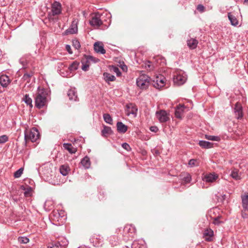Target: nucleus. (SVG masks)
Listing matches in <instances>:
<instances>
[{"label": "nucleus", "mask_w": 248, "mask_h": 248, "mask_svg": "<svg viewBox=\"0 0 248 248\" xmlns=\"http://www.w3.org/2000/svg\"><path fill=\"white\" fill-rule=\"evenodd\" d=\"M78 62L76 61L73 62L68 67L70 71H75L78 69Z\"/></svg>", "instance_id": "obj_33"}, {"label": "nucleus", "mask_w": 248, "mask_h": 248, "mask_svg": "<svg viewBox=\"0 0 248 248\" xmlns=\"http://www.w3.org/2000/svg\"><path fill=\"white\" fill-rule=\"evenodd\" d=\"M144 67L145 69L149 71L153 70L154 69V66L149 61L145 62Z\"/></svg>", "instance_id": "obj_38"}, {"label": "nucleus", "mask_w": 248, "mask_h": 248, "mask_svg": "<svg viewBox=\"0 0 248 248\" xmlns=\"http://www.w3.org/2000/svg\"><path fill=\"white\" fill-rule=\"evenodd\" d=\"M18 241L20 244H27L29 242V239L25 236H20L18 238Z\"/></svg>", "instance_id": "obj_36"}, {"label": "nucleus", "mask_w": 248, "mask_h": 248, "mask_svg": "<svg viewBox=\"0 0 248 248\" xmlns=\"http://www.w3.org/2000/svg\"><path fill=\"white\" fill-rule=\"evenodd\" d=\"M204 7L202 5L199 4L197 6V10L201 12H203L204 11Z\"/></svg>", "instance_id": "obj_51"}, {"label": "nucleus", "mask_w": 248, "mask_h": 248, "mask_svg": "<svg viewBox=\"0 0 248 248\" xmlns=\"http://www.w3.org/2000/svg\"><path fill=\"white\" fill-rule=\"evenodd\" d=\"M110 13L96 12L92 15L89 23L91 26L95 29H98L101 25H104L105 28H107L110 24Z\"/></svg>", "instance_id": "obj_1"}, {"label": "nucleus", "mask_w": 248, "mask_h": 248, "mask_svg": "<svg viewBox=\"0 0 248 248\" xmlns=\"http://www.w3.org/2000/svg\"><path fill=\"white\" fill-rule=\"evenodd\" d=\"M31 187L28 186L27 189L24 192V195L26 197H29L31 196Z\"/></svg>", "instance_id": "obj_48"}, {"label": "nucleus", "mask_w": 248, "mask_h": 248, "mask_svg": "<svg viewBox=\"0 0 248 248\" xmlns=\"http://www.w3.org/2000/svg\"><path fill=\"white\" fill-rule=\"evenodd\" d=\"M62 12V5L56 1L51 4V11L48 15V18L51 19L53 16L60 15Z\"/></svg>", "instance_id": "obj_6"}, {"label": "nucleus", "mask_w": 248, "mask_h": 248, "mask_svg": "<svg viewBox=\"0 0 248 248\" xmlns=\"http://www.w3.org/2000/svg\"><path fill=\"white\" fill-rule=\"evenodd\" d=\"M122 147L127 151H130L131 150L129 145L126 142L123 143L122 144Z\"/></svg>", "instance_id": "obj_46"}, {"label": "nucleus", "mask_w": 248, "mask_h": 248, "mask_svg": "<svg viewBox=\"0 0 248 248\" xmlns=\"http://www.w3.org/2000/svg\"><path fill=\"white\" fill-rule=\"evenodd\" d=\"M81 63L82 64V70L84 71H87L90 66V63H87L85 60H82Z\"/></svg>", "instance_id": "obj_37"}, {"label": "nucleus", "mask_w": 248, "mask_h": 248, "mask_svg": "<svg viewBox=\"0 0 248 248\" xmlns=\"http://www.w3.org/2000/svg\"><path fill=\"white\" fill-rule=\"evenodd\" d=\"M103 118L106 123L110 124H112V119L109 114H104L103 115Z\"/></svg>", "instance_id": "obj_32"}, {"label": "nucleus", "mask_w": 248, "mask_h": 248, "mask_svg": "<svg viewBox=\"0 0 248 248\" xmlns=\"http://www.w3.org/2000/svg\"><path fill=\"white\" fill-rule=\"evenodd\" d=\"M10 83V80L8 76L5 75L0 76V84L3 87H6Z\"/></svg>", "instance_id": "obj_15"}, {"label": "nucleus", "mask_w": 248, "mask_h": 248, "mask_svg": "<svg viewBox=\"0 0 248 248\" xmlns=\"http://www.w3.org/2000/svg\"><path fill=\"white\" fill-rule=\"evenodd\" d=\"M64 66V65L62 62L58 63V68H62Z\"/></svg>", "instance_id": "obj_54"}, {"label": "nucleus", "mask_w": 248, "mask_h": 248, "mask_svg": "<svg viewBox=\"0 0 248 248\" xmlns=\"http://www.w3.org/2000/svg\"><path fill=\"white\" fill-rule=\"evenodd\" d=\"M166 82V78L163 75H159L151 81V83L155 88L159 89L165 86Z\"/></svg>", "instance_id": "obj_5"}, {"label": "nucleus", "mask_w": 248, "mask_h": 248, "mask_svg": "<svg viewBox=\"0 0 248 248\" xmlns=\"http://www.w3.org/2000/svg\"><path fill=\"white\" fill-rule=\"evenodd\" d=\"M136 229L131 224L125 225L124 228V233L129 236L133 237L136 233Z\"/></svg>", "instance_id": "obj_11"}, {"label": "nucleus", "mask_w": 248, "mask_h": 248, "mask_svg": "<svg viewBox=\"0 0 248 248\" xmlns=\"http://www.w3.org/2000/svg\"><path fill=\"white\" fill-rule=\"evenodd\" d=\"M186 80V74L182 71L177 72L173 77V82L177 85H183Z\"/></svg>", "instance_id": "obj_7"}, {"label": "nucleus", "mask_w": 248, "mask_h": 248, "mask_svg": "<svg viewBox=\"0 0 248 248\" xmlns=\"http://www.w3.org/2000/svg\"><path fill=\"white\" fill-rule=\"evenodd\" d=\"M47 95V93L46 89L38 88V92L35 98V105L37 108H41L46 105Z\"/></svg>", "instance_id": "obj_2"}, {"label": "nucleus", "mask_w": 248, "mask_h": 248, "mask_svg": "<svg viewBox=\"0 0 248 248\" xmlns=\"http://www.w3.org/2000/svg\"><path fill=\"white\" fill-rule=\"evenodd\" d=\"M242 217L244 218H246L248 217V209L246 210L245 209H243L242 210Z\"/></svg>", "instance_id": "obj_45"}, {"label": "nucleus", "mask_w": 248, "mask_h": 248, "mask_svg": "<svg viewBox=\"0 0 248 248\" xmlns=\"http://www.w3.org/2000/svg\"><path fill=\"white\" fill-rule=\"evenodd\" d=\"M182 180L186 184L189 183L191 180L190 174L189 173L185 174L182 178Z\"/></svg>", "instance_id": "obj_35"}, {"label": "nucleus", "mask_w": 248, "mask_h": 248, "mask_svg": "<svg viewBox=\"0 0 248 248\" xmlns=\"http://www.w3.org/2000/svg\"><path fill=\"white\" fill-rule=\"evenodd\" d=\"M80 163L85 169H89L91 166L90 159L88 156H85L82 158L80 161Z\"/></svg>", "instance_id": "obj_17"}, {"label": "nucleus", "mask_w": 248, "mask_h": 248, "mask_svg": "<svg viewBox=\"0 0 248 248\" xmlns=\"http://www.w3.org/2000/svg\"><path fill=\"white\" fill-rule=\"evenodd\" d=\"M62 246L59 242L56 243L55 244H52V246L50 247V248H61Z\"/></svg>", "instance_id": "obj_49"}, {"label": "nucleus", "mask_w": 248, "mask_h": 248, "mask_svg": "<svg viewBox=\"0 0 248 248\" xmlns=\"http://www.w3.org/2000/svg\"><path fill=\"white\" fill-rule=\"evenodd\" d=\"M73 46L76 49H79L80 47V44L79 42L77 40H74L73 41Z\"/></svg>", "instance_id": "obj_43"}, {"label": "nucleus", "mask_w": 248, "mask_h": 248, "mask_svg": "<svg viewBox=\"0 0 248 248\" xmlns=\"http://www.w3.org/2000/svg\"><path fill=\"white\" fill-rule=\"evenodd\" d=\"M205 239L207 241H210V239H209V238H206Z\"/></svg>", "instance_id": "obj_57"}, {"label": "nucleus", "mask_w": 248, "mask_h": 248, "mask_svg": "<svg viewBox=\"0 0 248 248\" xmlns=\"http://www.w3.org/2000/svg\"><path fill=\"white\" fill-rule=\"evenodd\" d=\"M103 76L105 80L107 82H109V81H113L116 79V78L114 77V76L107 72H105L103 74Z\"/></svg>", "instance_id": "obj_24"}, {"label": "nucleus", "mask_w": 248, "mask_h": 248, "mask_svg": "<svg viewBox=\"0 0 248 248\" xmlns=\"http://www.w3.org/2000/svg\"><path fill=\"white\" fill-rule=\"evenodd\" d=\"M243 208L248 209V194L242 197Z\"/></svg>", "instance_id": "obj_29"}, {"label": "nucleus", "mask_w": 248, "mask_h": 248, "mask_svg": "<svg viewBox=\"0 0 248 248\" xmlns=\"http://www.w3.org/2000/svg\"><path fill=\"white\" fill-rule=\"evenodd\" d=\"M151 82V78L148 76L142 74L137 79L136 83L141 89H146L148 87Z\"/></svg>", "instance_id": "obj_4"}, {"label": "nucleus", "mask_w": 248, "mask_h": 248, "mask_svg": "<svg viewBox=\"0 0 248 248\" xmlns=\"http://www.w3.org/2000/svg\"><path fill=\"white\" fill-rule=\"evenodd\" d=\"M87 63H90L91 62H93V63H96L99 61V60L97 58H95L92 56H86L85 59Z\"/></svg>", "instance_id": "obj_30"}, {"label": "nucleus", "mask_w": 248, "mask_h": 248, "mask_svg": "<svg viewBox=\"0 0 248 248\" xmlns=\"http://www.w3.org/2000/svg\"><path fill=\"white\" fill-rule=\"evenodd\" d=\"M225 196H226V195H224V196H223V198H224Z\"/></svg>", "instance_id": "obj_58"}, {"label": "nucleus", "mask_w": 248, "mask_h": 248, "mask_svg": "<svg viewBox=\"0 0 248 248\" xmlns=\"http://www.w3.org/2000/svg\"><path fill=\"white\" fill-rule=\"evenodd\" d=\"M199 145L203 148L208 149L213 147V143L205 140H200L199 142Z\"/></svg>", "instance_id": "obj_20"}, {"label": "nucleus", "mask_w": 248, "mask_h": 248, "mask_svg": "<svg viewBox=\"0 0 248 248\" xmlns=\"http://www.w3.org/2000/svg\"><path fill=\"white\" fill-rule=\"evenodd\" d=\"M142 240H135L131 245L132 248H146Z\"/></svg>", "instance_id": "obj_22"}, {"label": "nucleus", "mask_w": 248, "mask_h": 248, "mask_svg": "<svg viewBox=\"0 0 248 248\" xmlns=\"http://www.w3.org/2000/svg\"><path fill=\"white\" fill-rule=\"evenodd\" d=\"M121 68L122 69V70L124 71H126L127 70V67L126 66V65L125 64H123V65L121 66Z\"/></svg>", "instance_id": "obj_53"}, {"label": "nucleus", "mask_w": 248, "mask_h": 248, "mask_svg": "<svg viewBox=\"0 0 248 248\" xmlns=\"http://www.w3.org/2000/svg\"><path fill=\"white\" fill-rule=\"evenodd\" d=\"M110 70L111 71L115 73L117 76L119 77L121 76V73L119 69L117 67H116L115 66H112L110 68Z\"/></svg>", "instance_id": "obj_39"}, {"label": "nucleus", "mask_w": 248, "mask_h": 248, "mask_svg": "<svg viewBox=\"0 0 248 248\" xmlns=\"http://www.w3.org/2000/svg\"><path fill=\"white\" fill-rule=\"evenodd\" d=\"M185 107L183 105L179 104L177 106L175 110V117L178 119H181L184 112Z\"/></svg>", "instance_id": "obj_14"}, {"label": "nucleus", "mask_w": 248, "mask_h": 248, "mask_svg": "<svg viewBox=\"0 0 248 248\" xmlns=\"http://www.w3.org/2000/svg\"><path fill=\"white\" fill-rule=\"evenodd\" d=\"M94 49L97 53L104 54L106 50L104 48L103 45L100 42H95L94 44Z\"/></svg>", "instance_id": "obj_16"}, {"label": "nucleus", "mask_w": 248, "mask_h": 248, "mask_svg": "<svg viewBox=\"0 0 248 248\" xmlns=\"http://www.w3.org/2000/svg\"><path fill=\"white\" fill-rule=\"evenodd\" d=\"M231 175L235 180H239L241 178L240 175L238 173V171L235 169L232 170Z\"/></svg>", "instance_id": "obj_31"}, {"label": "nucleus", "mask_w": 248, "mask_h": 248, "mask_svg": "<svg viewBox=\"0 0 248 248\" xmlns=\"http://www.w3.org/2000/svg\"><path fill=\"white\" fill-rule=\"evenodd\" d=\"M8 140V137L5 135H2L0 136V144L4 143L7 141Z\"/></svg>", "instance_id": "obj_42"}, {"label": "nucleus", "mask_w": 248, "mask_h": 248, "mask_svg": "<svg viewBox=\"0 0 248 248\" xmlns=\"http://www.w3.org/2000/svg\"><path fill=\"white\" fill-rule=\"evenodd\" d=\"M40 137V134L38 129L33 127L30 129H26L25 131V139L27 140H31V142H35Z\"/></svg>", "instance_id": "obj_3"}, {"label": "nucleus", "mask_w": 248, "mask_h": 248, "mask_svg": "<svg viewBox=\"0 0 248 248\" xmlns=\"http://www.w3.org/2000/svg\"><path fill=\"white\" fill-rule=\"evenodd\" d=\"M63 148L67 150L70 154H75L77 150L76 148L73 147L71 144L64 143L63 144Z\"/></svg>", "instance_id": "obj_21"}, {"label": "nucleus", "mask_w": 248, "mask_h": 248, "mask_svg": "<svg viewBox=\"0 0 248 248\" xmlns=\"http://www.w3.org/2000/svg\"><path fill=\"white\" fill-rule=\"evenodd\" d=\"M150 130H151V131H152L153 132H156L158 131V129L156 126H151L150 127Z\"/></svg>", "instance_id": "obj_52"}, {"label": "nucleus", "mask_w": 248, "mask_h": 248, "mask_svg": "<svg viewBox=\"0 0 248 248\" xmlns=\"http://www.w3.org/2000/svg\"><path fill=\"white\" fill-rule=\"evenodd\" d=\"M235 117L237 119H241L243 117V111L242 105L239 102H237L233 109Z\"/></svg>", "instance_id": "obj_8"}, {"label": "nucleus", "mask_w": 248, "mask_h": 248, "mask_svg": "<svg viewBox=\"0 0 248 248\" xmlns=\"http://www.w3.org/2000/svg\"><path fill=\"white\" fill-rule=\"evenodd\" d=\"M117 130L119 133H124L127 130V127L122 122H118L117 123Z\"/></svg>", "instance_id": "obj_18"}, {"label": "nucleus", "mask_w": 248, "mask_h": 248, "mask_svg": "<svg viewBox=\"0 0 248 248\" xmlns=\"http://www.w3.org/2000/svg\"><path fill=\"white\" fill-rule=\"evenodd\" d=\"M198 41L196 39L191 38L187 41V44L188 46L190 49H195L196 48Z\"/></svg>", "instance_id": "obj_19"}, {"label": "nucleus", "mask_w": 248, "mask_h": 248, "mask_svg": "<svg viewBox=\"0 0 248 248\" xmlns=\"http://www.w3.org/2000/svg\"><path fill=\"white\" fill-rule=\"evenodd\" d=\"M156 116L160 123H165L169 120V114L164 110H160L156 112Z\"/></svg>", "instance_id": "obj_9"}, {"label": "nucleus", "mask_w": 248, "mask_h": 248, "mask_svg": "<svg viewBox=\"0 0 248 248\" xmlns=\"http://www.w3.org/2000/svg\"><path fill=\"white\" fill-rule=\"evenodd\" d=\"M203 234H204V237L209 236V237H211L213 235V232L211 230H206L205 231Z\"/></svg>", "instance_id": "obj_44"}, {"label": "nucleus", "mask_w": 248, "mask_h": 248, "mask_svg": "<svg viewBox=\"0 0 248 248\" xmlns=\"http://www.w3.org/2000/svg\"><path fill=\"white\" fill-rule=\"evenodd\" d=\"M69 170L70 169L69 167L66 165H62L60 168V171L61 173L63 176L67 175Z\"/></svg>", "instance_id": "obj_26"}, {"label": "nucleus", "mask_w": 248, "mask_h": 248, "mask_svg": "<svg viewBox=\"0 0 248 248\" xmlns=\"http://www.w3.org/2000/svg\"><path fill=\"white\" fill-rule=\"evenodd\" d=\"M228 18L232 25L236 26L238 25V22L235 16L232 15L231 13H228Z\"/></svg>", "instance_id": "obj_25"}, {"label": "nucleus", "mask_w": 248, "mask_h": 248, "mask_svg": "<svg viewBox=\"0 0 248 248\" xmlns=\"http://www.w3.org/2000/svg\"><path fill=\"white\" fill-rule=\"evenodd\" d=\"M78 19L74 18L70 28L66 31V33L74 34L78 31Z\"/></svg>", "instance_id": "obj_12"}, {"label": "nucleus", "mask_w": 248, "mask_h": 248, "mask_svg": "<svg viewBox=\"0 0 248 248\" xmlns=\"http://www.w3.org/2000/svg\"><path fill=\"white\" fill-rule=\"evenodd\" d=\"M188 165L190 167H193L198 165V161L196 159H191L188 162Z\"/></svg>", "instance_id": "obj_41"}, {"label": "nucleus", "mask_w": 248, "mask_h": 248, "mask_svg": "<svg viewBox=\"0 0 248 248\" xmlns=\"http://www.w3.org/2000/svg\"><path fill=\"white\" fill-rule=\"evenodd\" d=\"M218 178V175L215 173H207L202 178V180L207 183H213Z\"/></svg>", "instance_id": "obj_10"}, {"label": "nucleus", "mask_w": 248, "mask_h": 248, "mask_svg": "<svg viewBox=\"0 0 248 248\" xmlns=\"http://www.w3.org/2000/svg\"><path fill=\"white\" fill-rule=\"evenodd\" d=\"M23 169L22 168H20V169H19L17 170H16L15 173H14V177L15 178H19L21 176V175H22V174L23 173Z\"/></svg>", "instance_id": "obj_40"}, {"label": "nucleus", "mask_w": 248, "mask_h": 248, "mask_svg": "<svg viewBox=\"0 0 248 248\" xmlns=\"http://www.w3.org/2000/svg\"><path fill=\"white\" fill-rule=\"evenodd\" d=\"M31 74L25 73L23 75V78L25 80H27L28 82L30 81V78L31 77Z\"/></svg>", "instance_id": "obj_47"}, {"label": "nucleus", "mask_w": 248, "mask_h": 248, "mask_svg": "<svg viewBox=\"0 0 248 248\" xmlns=\"http://www.w3.org/2000/svg\"><path fill=\"white\" fill-rule=\"evenodd\" d=\"M67 95L70 100L78 101V97L77 92L75 88H71L67 92Z\"/></svg>", "instance_id": "obj_13"}, {"label": "nucleus", "mask_w": 248, "mask_h": 248, "mask_svg": "<svg viewBox=\"0 0 248 248\" xmlns=\"http://www.w3.org/2000/svg\"><path fill=\"white\" fill-rule=\"evenodd\" d=\"M23 101L27 105H29L31 108L32 107V99L29 97V95L26 94L23 98Z\"/></svg>", "instance_id": "obj_27"}, {"label": "nucleus", "mask_w": 248, "mask_h": 248, "mask_svg": "<svg viewBox=\"0 0 248 248\" xmlns=\"http://www.w3.org/2000/svg\"><path fill=\"white\" fill-rule=\"evenodd\" d=\"M205 138L208 140H212V141H218L220 140V139L218 136H211V135H205Z\"/></svg>", "instance_id": "obj_34"}, {"label": "nucleus", "mask_w": 248, "mask_h": 248, "mask_svg": "<svg viewBox=\"0 0 248 248\" xmlns=\"http://www.w3.org/2000/svg\"><path fill=\"white\" fill-rule=\"evenodd\" d=\"M244 2L248 4V0H244Z\"/></svg>", "instance_id": "obj_56"}, {"label": "nucleus", "mask_w": 248, "mask_h": 248, "mask_svg": "<svg viewBox=\"0 0 248 248\" xmlns=\"http://www.w3.org/2000/svg\"><path fill=\"white\" fill-rule=\"evenodd\" d=\"M112 131L110 127L107 126H104L103 129L102 130V135L104 136H107V135H110L112 134Z\"/></svg>", "instance_id": "obj_28"}, {"label": "nucleus", "mask_w": 248, "mask_h": 248, "mask_svg": "<svg viewBox=\"0 0 248 248\" xmlns=\"http://www.w3.org/2000/svg\"><path fill=\"white\" fill-rule=\"evenodd\" d=\"M65 49L68 52V53L69 54H72V53L71 48V46H70V45H66V46H65Z\"/></svg>", "instance_id": "obj_50"}, {"label": "nucleus", "mask_w": 248, "mask_h": 248, "mask_svg": "<svg viewBox=\"0 0 248 248\" xmlns=\"http://www.w3.org/2000/svg\"><path fill=\"white\" fill-rule=\"evenodd\" d=\"M214 223H215V224H218V223H219L218 221V219H217V218H216V219H215V220H214Z\"/></svg>", "instance_id": "obj_55"}, {"label": "nucleus", "mask_w": 248, "mask_h": 248, "mask_svg": "<svg viewBox=\"0 0 248 248\" xmlns=\"http://www.w3.org/2000/svg\"><path fill=\"white\" fill-rule=\"evenodd\" d=\"M127 107L128 109V115L130 114L134 115L135 116L136 115L138 109L135 106H133L132 104H130L127 105Z\"/></svg>", "instance_id": "obj_23"}]
</instances>
